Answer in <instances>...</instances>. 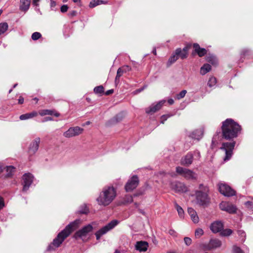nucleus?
Masks as SVG:
<instances>
[{
	"instance_id": "f257e3e1",
	"label": "nucleus",
	"mask_w": 253,
	"mask_h": 253,
	"mask_svg": "<svg viewBox=\"0 0 253 253\" xmlns=\"http://www.w3.org/2000/svg\"><path fill=\"white\" fill-rule=\"evenodd\" d=\"M81 223V220L78 219L69 224L63 230L58 234L57 237L53 240L52 243L48 246L47 250L48 251L54 250L59 247L65 239L67 238L73 230L77 228Z\"/></svg>"
},
{
	"instance_id": "f03ea898",
	"label": "nucleus",
	"mask_w": 253,
	"mask_h": 253,
	"mask_svg": "<svg viewBox=\"0 0 253 253\" xmlns=\"http://www.w3.org/2000/svg\"><path fill=\"white\" fill-rule=\"evenodd\" d=\"M223 137L230 140L238 136L241 130V126L231 119H227L222 122L221 126Z\"/></svg>"
},
{
	"instance_id": "7ed1b4c3",
	"label": "nucleus",
	"mask_w": 253,
	"mask_h": 253,
	"mask_svg": "<svg viewBox=\"0 0 253 253\" xmlns=\"http://www.w3.org/2000/svg\"><path fill=\"white\" fill-rule=\"evenodd\" d=\"M117 196L116 188L112 185L104 187L96 201L98 205L106 207L109 205Z\"/></svg>"
},
{
	"instance_id": "20e7f679",
	"label": "nucleus",
	"mask_w": 253,
	"mask_h": 253,
	"mask_svg": "<svg viewBox=\"0 0 253 253\" xmlns=\"http://www.w3.org/2000/svg\"><path fill=\"white\" fill-rule=\"evenodd\" d=\"M209 193V189L207 186L203 184H200L198 189L195 192L196 203L201 206H207L210 202Z\"/></svg>"
},
{
	"instance_id": "39448f33",
	"label": "nucleus",
	"mask_w": 253,
	"mask_h": 253,
	"mask_svg": "<svg viewBox=\"0 0 253 253\" xmlns=\"http://www.w3.org/2000/svg\"><path fill=\"white\" fill-rule=\"evenodd\" d=\"M119 221L117 220H113L107 225L97 231L95 235L97 240H99L102 236L107 233L108 231L113 229L118 225Z\"/></svg>"
},
{
	"instance_id": "423d86ee",
	"label": "nucleus",
	"mask_w": 253,
	"mask_h": 253,
	"mask_svg": "<svg viewBox=\"0 0 253 253\" xmlns=\"http://www.w3.org/2000/svg\"><path fill=\"white\" fill-rule=\"evenodd\" d=\"M235 143V141H233L230 142H225L222 144L221 149L224 150L225 152V157L224 158V161H228L231 158Z\"/></svg>"
},
{
	"instance_id": "0eeeda50",
	"label": "nucleus",
	"mask_w": 253,
	"mask_h": 253,
	"mask_svg": "<svg viewBox=\"0 0 253 253\" xmlns=\"http://www.w3.org/2000/svg\"><path fill=\"white\" fill-rule=\"evenodd\" d=\"M93 229V227L91 224H89L84 227L81 229L77 231L74 234V238L76 239H81L84 240L87 237L88 234Z\"/></svg>"
},
{
	"instance_id": "6e6552de",
	"label": "nucleus",
	"mask_w": 253,
	"mask_h": 253,
	"mask_svg": "<svg viewBox=\"0 0 253 253\" xmlns=\"http://www.w3.org/2000/svg\"><path fill=\"white\" fill-rule=\"evenodd\" d=\"M139 180L137 175H134L130 177L126 183L125 188L127 192H131L138 185Z\"/></svg>"
},
{
	"instance_id": "1a4fd4ad",
	"label": "nucleus",
	"mask_w": 253,
	"mask_h": 253,
	"mask_svg": "<svg viewBox=\"0 0 253 253\" xmlns=\"http://www.w3.org/2000/svg\"><path fill=\"white\" fill-rule=\"evenodd\" d=\"M34 179L33 175L30 173H25L22 179L21 184L23 185L22 191L26 192L33 183Z\"/></svg>"
},
{
	"instance_id": "9d476101",
	"label": "nucleus",
	"mask_w": 253,
	"mask_h": 253,
	"mask_svg": "<svg viewBox=\"0 0 253 253\" xmlns=\"http://www.w3.org/2000/svg\"><path fill=\"white\" fill-rule=\"evenodd\" d=\"M218 186L220 193L225 196L230 197L235 194V191L225 183L220 182Z\"/></svg>"
},
{
	"instance_id": "9b49d317",
	"label": "nucleus",
	"mask_w": 253,
	"mask_h": 253,
	"mask_svg": "<svg viewBox=\"0 0 253 253\" xmlns=\"http://www.w3.org/2000/svg\"><path fill=\"white\" fill-rule=\"evenodd\" d=\"M176 171L177 173L184 176L186 179H191L196 178L195 173L190 169L177 167L176 169Z\"/></svg>"
},
{
	"instance_id": "f8f14e48",
	"label": "nucleus",
	"mask_w": 253,
	"mask_h": 253,
	"mask_svg": "<svg viewBox=\"0 0 253 253\" xmlns=\"http://www.w3.org/2000/svg\"><path fill=\"white\" fill-rule=\"evenodd\" d=\"M84 129L79 126L71 127L63 133V136L66 138H70L79 135L82 133Z\"/></svg>"
},
{
	"instance_id": "ddd939ff",
	"label": "nucleus",
	"mask_w": 253,
	"mask_h": 253,
	"mask_svg": "<svg viewBox=\"0 0 253 253\" xmlns=\"http://www.w3.org/2000/svg\"><path fill=\"white\" fill-rule=\"evenodd\" d=\"M219 208L222 211H227L229 213H235L237 211L236 206L224 201L220 204Z\"/></svg>"
},
{
	"instance_id": "4468645a",
	"label": "nucleus",
	"mask_w": 253,
	"mask_h": 253,
	"mask_svg": "<svg viewBox=\"0 0 253 253\" xmlns=\"http://www.w3.org/2000/svg\"><path fill=\"white\" fill-rule=\"evenodd\" d=\"M165 100H162L156 104H152L148 108L146 109V112L147 114H152L159 110L163 105L166 103Z\"/></svg>"
},
{
	"instance_id": "2eb2a0df",
	"label": "nucleus",
	"mask_w": 253,
	"mask_h": 253,
	"mask_svg": "<svg viewBox=\"0 0 253 253\" xmlns=\"http://www.w3.org/2000/svg\"><path fill=\"white\" fill-rule=\"evenodd\" d=\"M171 188L176 192L179 193H184L188 190V188L184 183L178 181H175L171 183Z\"/></svg>"
},
{
	"instance_id": "dca6fc26",
	"label": "nucleus",
	"mask_w": 253,
	"mask_h": 253,
	"mask_svg": "<svg viewBox=\"0 0 253 253\" xmlns=\"http://www.w3.org/2000/svg\"><path fill=\"white\" fill-rule=\"evenodd\" d=\"M40 141V138L37 137L31 143L29 148V153L30 155L35 154L38 151Z\"/></svg>"
},
{
	"instance_id": "f3484780",
	"label": "nucleus",
	"mask_w": 253,
	"mask_h": 253,
	"mask_svg": "<svg viewBox=\"0 0 253 253\" xmlns=\"http://www.w3.org/2000/svg\"><path fill=\"white\" fill-rule=\"evenodd\" d=\"M223 228V224L220 221H216L212 223L210 229L213 233H216L221 232Z\"/></svg>"
},
{
	"instance_id": "a211bd4d",
	"label": "nucleus",
	"mask_w": 253,
	"mask_h": 253,
	"mask_svg": "<svg viewBox=\"0 0 253 253\" xmlns=\"http://www.w3.org/2000/svg\"><path fill=\"white\" fill-rule=\"evenodd\" d=\"M193 161V154L192 152L188 153L181 160V164L186 166H190Z\"/></svg>"
},
{
	"instance_id": "6ab92c4d",
	"label": "nucleus",
	"mask_w": 253,
	"mask_h": 253,
	"mask_svg": "<svg viewBox=\"0 0 253 253\" xmlns=\"http://www.w3.org/2000/svg\"><path fill=\"white\" fill-rule=\"evenodd\" d=\"M221 245V241L216 239H211L208 244V247L207 250H211L213 249L220 247Z\"/></svg>"
},
{
	"instance_id": "aec40b11",
	"label": "nucleus",
	"mask_w": 253,
	"mask_h": 253,
	"mask_svg": "<svg viewBox=\"0 0 253 253\" xmlns=\"http://www.w3.org/2000/svg\"><path fill=\"white\" fill-rule=\"evenodd\" d=\"M204 134V130L203 129H196L193 131L190 134V137L194 139L197 140H200Z\"/></svg>"
},
{
	"instance_id": "412c9836",
	"label": "nucleus",
	"mask_w": 253,
	"mask_h": 253,
	"mask_svg": "<svg viewBox=\"0 0 253 253\" xmlns=\"http://www.w3.org/2000/svg\"><path fill=\"white\" fill-rule=\"evenodd\" d=\"M188 47H185L182 49L180 48H177L175 50V53L178 55V57L181 59H185L187 57L188 55Z\"/></svg>"
},
{
	"instance_id": "4be33fe9",
	"label": "nucleus",
	"mask_w": 253,
	"mask_h": 253,
	"mask_svg": "<svg viewBox=\"0 0 253 253\" xmlns=\"http://www.w3.org/2000/svg\"><path fill=\"white\" fill-rule=\"evenodd\" d=\"M31 0H20V9L22 11H26L29 8Z\"/></svg>"
},
{
	"instance_id": "5701e85b",
	"label": "nucleus",
	"mask_w": 253,
	"mask_h": 253,
	"mask_svg": "<svg viewBox=\"0 0 253 253\" xmlns=\"http://www.w3.org/2000/svg\"><path fill=\"white\" fill-rule=\"evenodd\" d=\"M188 212L189 215L191 217L192 221L195 223H198L199 221V217L197 215V214L196 211L191 208H189L188 209Z\"/></svg>"
},
{
	"instance_id": "b1692460",
	"label": "nucleus",
	"mask_w": 253,
	"mask_h": 253,
	"mask_svg": "<svg viewBox=\"0 0 253 253\" xmlns=\"http://www.w3.org/2000/svg\"><path fill=\"white\" fill-rule=\"evenodd\" d=\"M193 46L195 51L198 53L199 56H203L206 54L207 50L206 49L201 48L198 44L194 43Z\"/></svg>"
},
{
	"instance_id": "393cba45",
	"label": "nucleus",
	"mask_w": 253,
	"mask_h": 253,
	"mask_svg": "<svg viewBox=\"0 0 253 253\" xmlns=\"http://www.w3.org/2000/svg\"><path fill=\"white\" fill-rule=\"evenodd\" d=\"M38 113L36 112H32L30 113H26L21 115L19 117V119L21 120H26L27 119L33 118L34 117L37 116Z\"/></svg>"
},
{
	"instance_id": "a878e982",
	"label": "nucleus",
	"mask_w": 253,
	"mask_h": 253,
	"mask_svg": "<svg viewBox=\"0 0 253 253\" xmlns=\"http://www.w3.org/2000/svg\"><path fill=\"white\" fill-rule=\"evenodd\" d=\"M206 60L208 62L211 63L213 65H215L217 64L218 61L216 57L212 54H209L206 56Z\"/></svg>"
},
{
	"instance_id": "bb28decb",
	"label": "nucleus",
	"mask_w": 253,
	"mask_h": 253,
	"mask_svg": "<svg viewBox=\"0 0 253 253\" xmlns=\"http://www.w3.org/2000/svg\"><path fill=\"white\" fill-rule=\"evenodd\" d=\"M211 70V66L209 64H205L200 69V74L204 75Z\"/></svg>"
},
{
	"instance_id": "cd10ccee",
	"label": "nucleus",
	"mask_w": 253,
	"mask_h": 253,
	"mask_svg": "<svg viewBox=\"0 0 253 253\" xmlns=\"http://www.w3.org/2000/svg\"><path fill=\"white\" fill-rule=\"evenodd\" d=\"M8 24L6 22L0 23V35L4 34L8 29Z\"/></svg>"
},
{
	"instance_id": "c85d7f7f",
	"label": "nucleus",
	"mask_w": 253,
	"mask_h": 253,
	"mask_svg": "<svg viewBox=\"0 0 253 253\" xmlns=\"http://www.w3.org/2000/svg\"><path fill=\"white\" fill-rule=\"evenodd\" d=\"M175 208H176L177 212L178 213L179 216L181 218H183L184 217V211L182 208L179 206L176 203H174Z\"/></svg>"
},
{
	"instance_id": "c756f323",
	"label": "nucleus",
	"mask_w": 253,
	"mask_h": 253,
	"mask_svg": "<svg viewBox=\"0 0 253 253\" xmlns=\"http://www.w3.org/2000/svg\"><path fill=\"white\" fill-rule=\"evenodd\" d=\"M216 84V79L215 77H211L208 82V85L210 87H212L215 86Z\"/></svg>"
},
{
	"instance_id": "7c9ffc66",
	"label": "nucleus",
	"mask_w": 253,
	"mask_h": 253,
	"mask_svg": "<svg viewBox=\"0 0 253 253\" xmlns=\"http://www.w3.org/2000/svg\"><path fill=\"white\" fill-rule=\"evenodd\" d=\"M15 167L12 166H7L6 167V171L7 172L6 175L8 177H10L12 175V173L15 170Z\"/></svg>"
},
{
	"instance_id": "2f4dec72",
	"label": "nucleus",
	"mask_w": 253,
	"mask_h": 253,
	"mask_svg": "<svg viewBox=\"0 0 253 253\" xmlns=\"http://www.w3.org/2000/svg\"><path fill=\"white\" fill-rule=\"evenodd\" d=\"M178 55H177L175 52L174 54L172 55L169 58L168 62V65H170L171 64L173 63L178 59Z\"/></svg>"
},
{
	"instance_id": "473e14b6",
	"label": "nucleus",
	"mask_w": 253,
	"mask_h": 253,
	"mask_svg": "<svg viewBox=\"0 0 253 253\" xmlns=\"http://www.w3.org/2000/svg\"><path fill=\"white\" fill-rule=\"evenodd\" d=\"M233 231L230 229H222L220 234L222 236H229L232 234Z\"/></svg>"
},
{
	"instance_id": "72a5a7b5",
	"label": "nucleus",
	"mask_w": 253,
	"mask_h": 253,
	"mask_svg": "<svg viewBox=\"0 0 253 253\" xmlns=\"http://www.w3.org/2000/svg\"><path fill=\"white\" fill-rule=\"evenodd\" d=\"M102 3L103 1L102 0H92L90 2L89 6L90 7L93 8Z\"/></svg>"
},
{
	"instance_id": "f704fd0d",
	"label": "nucleus",
	"mask_w": 253,
	"mask_h": 253,
	"mask_svg": "<svg viewBox=\"0 0 253 253\" xmlns=\"http://www.w3.org/2000/svg\"><path fill=\"white\" fill-rule=\"evenodd\" d=\"M193 160L199 161L201 158L200 152L198 150H195L192 152Z\"/></svg>"
},
{
	"instance_id": "c9c22d12",
	"label": "nucleus",
	"mask_w": 253,
	"mask_h": 253,
	"mask_svg": "<svg viewBox=\"0 0 253 253\" xmlns=\"http://www.w3.org/2000/svg\"><path fill=\"white\" fill-rule=\"evenodd\" d=\"M245 205L248 209H250L253 211V198L251 199V200L248 201L245 203Z\"/></svg>"
},
{
	"instance_id": "e433bc0d",
	"label": "nucleus",
	"mask_w": 253,
	"mask_h": 253,
	"mask_svg": "<svg viewBox=\"0 0 253 253\" xmlns=\"http://www.w3.org/2000/svg\"><path fill=\"white\" fill-rule=\"evenodd\" d=\"M135 249L140 252H142V241H138L136 242L135 246Z\"/></svg>"
},
{
	"instance_id": "4c0bfd02",
	"label": "nucleus",
	"mask_w": 253,
	"mask_h": 253,
	"mask_svg": "<svg viewBox=\"0 0 253 253\" xmlns=\"http://www.w3.org/2000/svg\"><path fill=\"white\" fill-rule=\"evenodd\" d=\"M238 234L240 237L241 239V241L242 242H244L246 239V233L244 232V231L242 230H238Z\"/></svg>"
},
{
	"instance_id": "58836bf2",
	"label": "nucleus",
	"mask_w": 253,
	"mask_h": 253,
	"mask_svg": "<svg viewBox=\"0 0 253 253\" xmlns=\"http://www.w3.org/2000/svg\"><path fill=\"white\" fill-rule=\"evenodd\" d=\"M94 91L95 93H102L104 92V87L102 85H99L94 88Z\"/></svg>"
},
{
	"instance_id": "ea45409f",
	"label": "nucleus",
	"mask_w": 253,
	"mask_h": 253,
	"mask_svg": "<svg viewBox=\"0 0 253 253\" xmlns=\"http://www.w3.org/2000/svg\"><path fill=\"white\" fill-rule=\"evenodd\" d=\"M204 234V231L201 228H198L195 232V236L196 238H200Z\"/></svg>"
},
{
	"instance_id": "a19ab883",
	"label": "nucleus",
	"mask_w": 253,
	"mask_h": 253,
	"mask_svg": "<svg viewBox=\"0 0 253 253\" xmlns=\"http://www.w3.org/2000/svg\"><path fill=\"white\" fill-rule=\"evenodd\" d=\"M186 93L187 91L186 90H182L181 92H180L178 94L176 95V99L179 100L183 98L185 96Z\"/></svg>"
},
{
	"instance_id": "79ce46f5",
	"label": "nucleus",
	"mask_w": 253,
	"mask_h": 253,
	"mask_svg": "<svg viewBox=\"0 0 253 253\" xmlns=\"http://www.w3.org/2000/svg\"><path fill=\"white\" fill-rule=\"evenodd\" d=\"M42 37V35L39 32H35L32 35V39L34 41L39 39Z\"/></svg>"
},
{
	"instance_id": "37998d69",
	"label": "nucleus",
	"mask_w": 253,
	"mask_h": 253,
	"mask_svg": "<svg viewBox=\"0 0 253 253\" xmlns=\"http://www.w3.org/2000/svg\"><path fill=\"white\" fill-rule=\"evenodd\" d=\"M123 74V72L121 71V69L119 68L117 70V75L115 79L116 83L119 82V79L122 76Z\"/></svg>"
},
{
	"instance_id": "c03bdc74",
	"label": "nucleus",
	"mask_w": 253,
	"mask_h": 253,
	"mask_svg": "<svg viewBox=\"0 0 253 253\" xmlns=\"http://www.w3.org/2000/svg\"><path fill=\"white\" fill-rule=\"evenodd\" d=\"M172 116V115L170 114H166L162 116L161 117V123L164 124L165 121H166L168 118H169Z\"/></svg>"
},
{
	"instance_id": "a18cd8bd",
	"label": "nucleus",
	"mask_w": 253,
	"mask_h": 253,
	"mask_svg": "<svg viewBox=\"0 0 253 253\" xmlns=\"http://www.w3.org/2000/svg\"><path fill=\"white\" fill-rule=\"evenodd\" d=\"M233 253H244L240 248L237 246L233 247Z\"/></svg>"
},
{
	"instance_id": "49530a36",
	"label": "nucleus",
	"mask_w": 253,
	"mask_h": 253,
	"mask_svg": "<svg viewBox=\"0 0 253 253\" xmlns=\"http://www.w3.org/2000/svg\"><path fill=\"white\" fill-rule=\"evenodd\" d=\"M119 68L121 69L123 73L128 72L131 70V67L128 65H125Z\"/></svg>"
},
{
	"instance_id": "de8ad7c7",
	"label": "nucleus",
	"mask_w": 253,
	"mask_h": 253,
	"mask_svg": "<svg viewBox=\"0 0 253 253\" xmlns=\"http://www.w3.org/2000/svg\"><path fill=\"white\" fill-rule=\"evenodd\" d=\"M249 53H250L249 49L245 48L242 50L241 55L243 57V56H245L248 55L249 54Z\"/></svg>"
},
{
	"instance_id": "09e8293b",
	"label": "nucleus",
	"mask_w": 253,
	"mask_h": 253,
	"mask_svg": "<svg viewBox=\"0 0 253 253\" xmlns=\"http://www.w3.org/2000/svg\"><path fill=\"white\" fill-rule=\"evenodd\" d=\"M184 241L185 244L188 246H190L192 243V240L189 237H185L184 238Z\"/></svg>"
},
{
	"instance_id": "8fccbe9b",
	"label": "nucleus",
	"mask_w": 253,
	"mask_h": 253,
	"mask_svg": "<svg viewBox=\"0 0 253 253\" xmlns=\"http://www.w3.org/2000/svg\"><path fill=\"white\" fill-rule=\"evenodd\" d=\"M5 207V203L3 198L0 196V211Z\"/></svg>"
},
{
	"instance_id": "3c124183",
	"label": "nucleus",
	"mask_w": 253,
	"mask_h": 253,
	"mask_svg": "<svg viewBox=\"0 0 253 253\" xmlns=\"http://www.w3.org/2000/svg\"><path fill=\"white\" fill-rule=\"evenodd\" d=\"M68 9V6L67 5H63L60 8V10L63 13L67 11Z\"/></svg>"
},
{
	"instance_id": "603ef678",
	"label": "nucleus",
	"mask_w": 253,
	"mask_h": 253,
	"mask_svg": "<svg viewBox=\"0 0 253 253\" xmlns=\"http://www.w3.org/2000/svg\"><path fill=\"white\" fill-rule=\"evenodd\" d=\"M88 209L86 208L85 205L84 206V208L83 210H81L79 211L80 213L83 214H86L88 212Z\"/></svg>"
},
{
	"instance_id": "864d4df0",
	"label": "nucleus",
	"mask_w": 253,
	"mask_h": 253,
	"mask_svg": "<svg viewBox=\"0 0 253 253\" xmlns=\"http://www.w3.org/2000/svg\"><path fill=\"white\" fill-rule=\"evenodd\" d=\"M52 111L49 110H43V113L42 114V115H52Z\"/></svg>"
},
{
	"instance_id": "5fc2aeb1",
	"label": "nucleus",
	"mask_w": 253,
	"mask_h": 253,
	"mask_svg": "<svg viewBox=\"0 0 253 253\" xmlns=\"http://www.w3.org/2000/svg\"><path fill=\"white\" fill-rule=\"evenodd\" d=\"M168 233L169 234L173 237H176L177 235L176 232L173 229H169L168 231Z\"/></svg>"
},
{
	"instance_id": "6e6d98bb",
	"label": "nucleus",
	"mask_w": 253,
	"mask_h": 253,
	"mask_svg": "<svg viewBox=\"0 0 253 253\" xmlns=\"http://www.w3.org/2000/svg\"><path fill=\"white\" fill-rule=\"evenodd\" d=\"M148 246L149 245L148 242L143 241V252L147 250Z\"/></svg>"
},
{
	"instance_id": "4d7b16f0",
	"label": "nucleus",
	"mask_w": 253,
	"mask_h": 253,
	"mask_svg": "<svg viewBox=\"0 0 253 253\" xmlns=\"http://www.w3.org/2000/svg\"><path fill=\"white\" fill-rule=\"evenodd\" d=\"M50 7H54L56 6V2L53 0H50Z\"/></svg>"
},
{
	"instance_id": "13d9d810",
	"label": "nucleus",
	"mask_w": 253,
	"mask_h": 253,
	"mask_svg": "<svg viewBox=\"0 0 253 253\" xmlns=\"http://www.w3.org/2000/svg\"><path fill=\"white\" fill-rule=\"evenodd\" d=\"M40 0H33L32 4L35 6H38L39 5L38 2Z\"/></svg>"
},
{
	"instance_id": "bf43d9fd",
	"label": "nucleus",
	"mask_w": 253,
	"mask_h": 253,
	"mask_svg": "<svg viewBox=\"0 0 253 253\" xmlns=\"http://www.w3.org/2000/svg\"><path fill=\"white\" fill-rule=\"evenodd\" d=\"M24 102V98L20 96L18 99V103L20 104H23Z\"/></svg>"
},
{
	"instance_id": "052dcab7",
	"label": "nucleus",
	"mask_w": 253,
	"mask_h": 253,
	"mask_svg": "<svg viewBox=\"0 0 253 253\" xmlns=\"http://www.w3.org/2000/svg\"><path fill=\"white\" fill-rule=\"evenodd\" d=\"M166 175V173L164 171H160L159 174H158V176L159 177H162L163 175L164 176H165Z\"/></svg>"
},
{
	"instance_id": "680f3d73",
	"label": "nucleus",
	"mask_w": 253,
	"mask_h": 253,
	"mask_svg": "<svg viewBox=\"0 0 253 253\" xmlns=\"http://www.w3.org/2000/svg\"><path fill=\"white\" fill-rule=\"evenodd\" d=\"M168 102L170 105H172L174 103V100L172 98L169 99Z\"/></svg>"
},
{
	"instance_id": "e2e57ef3",
	"label": "nucleus",
	"mask_w": 253,
	"mask_h": 253,
	"mask_svg": "<svg viewBox=\"0 0 253 253\" xmlns=\"http://www.w3.org/2000/svg\"><path fill=\"white\" fill-rule=\"evenodd\" d=\"M113 91L114 90L113 89H109L106 92L105 94L106 95H109L110 94H112L113 92Z\"/></svg>"
},
{
	"instance_id": "0e129e2a",
	"label": "nucleus",
	"mask_w": 253,
	"mask_h": 253,
	"mask_svg": "<svg viewBox=\"0 0 253 253\" xmlns=\"http://www.w3.org/2000/svg\"><path fill=\"white\" fill-rule=\"evenodd\" d=\"M216 136L215 135L213 136L212 139V144H215L216 143Z\"/></svg>"
},
{
	"instance_id": "69168bd1",
	"label": "nucleus",
	"mask_w": 253,
	"mask_h": 253,
	"mask_svg": "<svg viewBox=\"0 0 253 253\" xmlns=\"http://www.w3.org/2000/svg\"><path fill=\"white\" fill-rule=\"evenodd\" d=\"M3 169V166L1 163H0V172H1Z\"/></svg>"
},
{
	"instance_id": "338daca9",
	"label": "nucleus",
	"mask_w": 253,
	"mask_h": 253,
	"mask_svg": "<svg viewBox=\"0 0 253 253\" xmlns=\"http://www.w3.org/2000/svg\"><path fill=\"white\" fill-rule=\"evenodd\" d=\"M142 89V88H140V89H138V90H137L135 91L134 92V94H136V93L140 92H141V91Z\"/></svg>"
},
{
	"instance_id": "774afa93",
	"label": "nucleus",
	"mask_w": 253,
	"mask_h": 253,
	"mask_svg": "<svg viewBox=\"0 0 253 253\" xmlns=\"http://www.w3.org/2000/svg\"><path fill=\"white\" fill-rule=\"evenodd\" d=\"M77 14V12L75 11H73L72 13V16H75Z\"/></svg>"
}]
</instances>
